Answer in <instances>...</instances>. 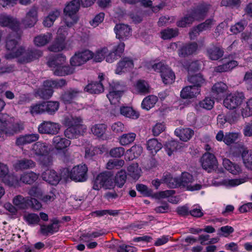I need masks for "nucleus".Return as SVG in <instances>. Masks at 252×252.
<instances>
[{
	"label": "nucleus",
	"instance_id": "nucleus-1",
	"mask_svg": "<svg viewBox=\"0 0 252 252\" xmlns=\"http://www.w3.org/2000/svg\"><path fill=\"white\" fill-rule=\"evenodd\" d=\"M19 36L20 33H17L16 38H13L12 34L7 37L5 44L6 52L4 55L6 59L17 58L19 62L27 63L42 56V52L40 50L26 51L23 46H20L17 41Z\"/></svg>",
	"mask_w": 252,
	"mask_h": 252
},
{
	"label": "nucleus",
	"instance_id": "nucleus-2",
	"mask_svg": "<svg viewBox=\"0 0 252 252\" xmlns=\"http://www.w3.org/2000/svg\"><path fill=\"white\" fill-rule=\"evenodd\" d=\"M82 123V120L80 117L71 115L66 116L63 120V124L68 127L64 131L65 136L72 139L82 134L86 129V126Z\"/></svg>",
	"mask_w": 252,
	"mask_h": 252
},
{
	"label": "nucleus",
	"instance_id": "nucleus-3",
	"mask_svg": "<svg viewBox=\"0 0 252 252\" xmlns=\"http://www.w3.org/2000/svg\"><path fill=\"white\" fill-rule=\"evenodd\" d=\"M23 129V125L19 122H13V119L6 114L0 115V138L3 134L11 136Z\"/></svg>",
	"mask_w": 252,
	"mask_h": 252
},
{
	"label": "nucleus",
	"instance_id": "nucleus-4",
	"mask_svg": "<svg viewBox=\"0 0 252 252\" xmlns=\"http://www.w3.org/2000/svg\"><path fill=\"white\" fill-rule=\"evenodd\" d=\"M210 8V5L207 4H201L198 6L190 14L180 20L177 25L180 27H185L192 23L195 21L203 20Z\"/></svg>",
	"mask_w": 252,
	"mask_h": 252
},
{
	"label": "nucleus",
	"instance_id": "nucleus-5",
	"mask_svg": "<svg viewBox=\"0 0 252 252\" xmlns=\"http://www.w3.org/2000/svg\"><path fill=\"white\" fill-rule=\"evenodd\" d=\"M66 57L63 55L57 56L55 59L48 62V65L52 68L54 74L58 76H64L73 73L72 67L65 65Z\"/></svg>",
	"mask_w": 252,
	"mask_h": 252
},
{
	"label": "nucleus",
	"instance_id": "nucleus-6",
	"mask_svg": "<svg viewBox=\"0 0 252 252\" xmlns=\"http://www.w3.org/2000/svg\"><path fill=\"white\" fill-rule=\"evenodd\" d=\"M176 184L170 185V187L175 188L177 186L182 187L187 190L194 191L199 190L202 186L200 184L195 183V180L192 175L189 172H184L179 178H177Z\"/></svg>",
	"mask_w": 252,
	"mask_h": 252
},
{
	"label": "nucleus",
	"instance_id": "nucleus-7",
	"mask_svg": "<svg viewBox=\"0 0 252 252\" xmlns=\"http://www.w3.org/2000/svg\"><path fill=\"white\" fill-rule=\"evenodd\" d=\"M115 187L112 176L108 173L103 172L98 174L93 182V189L99 190L101 189H112Z\"/></svg>",
	"mask_w": 252,
	"mask_h": 252
},
{
	"label": "nucleus",
	"instance_id": "nucleus-8",
	"mask_svg": "<svg viewBox=\"0 0 252 252\" xmlns=\"http://www.w3.org/2000/svg\"><path fill=\"white\" fill-rule=\"evenodd\" d=\"M80 7L79 0H73L69 2L64 9L65 22L68 26H73L78 21L76 15Z\"/></svg>",
	"mask_w": 252,
	"mask_h": 252
},
{
	"label": "nucleus",
	"instance_id": "nucleus-9",
	"mask_svg": "<svg viewBox=\"0 0 252 252\" xmlns=\"http://www.w3.org/2000/svg\"><path fill=\"white\" fill-rule=\"evenodd\" d=\"M66 84L65 80H47L43 83V87L39 89L37 94L42 98H48L52 95L53 89L59 88L64 86Z\"/></svg>",
	"mask_w": 252,
	"mask_h": 252
},
{
	"label": "nucleus",
	"instance_id": "nucleus-10",
	"mask_svg": "<svg viewBox=\"0 0 252 252\" xmlns=\"http://www.w3.org/2000/svg\"><path fill=\"white\" fill-rule=\"evenodd\" d=\"M183 65L188 69L189 74L188 81L189 83L193 84V86H195L199 89V87L205 84V79L201 74H192L194 71L198 69V66L196 62H192L189 66L186 64H183Z\"/></svg>",
	"mask_w": 252,
	"mask_h": 252
},
{
	"label": "nucleus",
	"instance_id": "nucleus-11",
	"mask_svg": "<svg viewBox=\"0 0 252 252\" xmlns=\"http://www.w3.org/2000/svg\"><path fill=\"white\" fill-rule=\"evenodd\" d=\"M245 99L243 93L236 92L226 96L223 100L224 106L230 110L238 109Z\"/></svg>",
	"mask_w": 252,
	"mask_h": 252
},
{
	"label": "nucleus",
	"instance_id": "nucleus-12",
	"mask_svg": "<svg viewBox=\"0 0 252 252\" xmlns=\"http://www.w3.org/2000/svg\"><path fill=\"white\" fill-rule=\"evenodd\" d=\"M88 168L85 164H80L74 166L68 172L70 178L76 182H84L87 179Z\"/></svg>",
	"mask_w": 252,
	"mask_h": 252
},
{
	"label": "nucleus",
	"instance_id": "nucleus-13",
	"mask_svg": "<svg viewBox=\"0 0 252 252\" xmlns=\"http://www.w3.org/2000/svg\"><path fill=\"white\" fill-rule=\"evenodd\" d=\"M0 179L9 186L16 187L19 181L16 177L9 174V170L6 165L0 162Z\"/></svg>",
	"mask_w": 252,
	"mask_h": 252
},
{
	"label": "nucleus",
	"instance_id": "nucleus-14",
	"mask_svg": "<svg viewBox=\"0 0 252 252\" xmlns=\"http://www.w3.org/2000/svg\"><path fill=\"white\" fill-rule=\"evenodd\" d=\"M202 168L208 172L215 170L218 166V161L216 157L210 153H205L200 159Z\"/></svg>",
	"mask_w": 252,
	"mask_h": 252
},
{
	"label": "nucleus",
	"instance_id": "nucleus-15",
	"mask_svg": "<svg viewBox=\"0 0 252 252\" xmlns=\"http://www.w3.org/2000/svg\"><path fill=\"white\" fill-rule=\"evenodd\" d=\"M38 129L40 133L54 135L59 132L60 126L58 123L45 121L38 126Z\"/></svg>",
	"mask_w": 252,
	"mask_h": 252
},
{
	"label": "nucleus",
	"instance_id": "nucleus-16",
	"mask_svg": "<svg viewBox=\"0 0 252 252\" xmlns=\"http://www.w3.org/2000/svg\"><path fill=\"white\" fill-rule=\"evenodd\" d=\"M0 25L7 27L13 31L18 32L19 30L20 23L17 19L5 14L0 15Z\"/></svg>",
	"mask_w": 252,
	"mask_h": 252
},
{
	"label": "nucleus",
	"instance_id": "nucleus-17",
	"mask_svg": "<svg viewBox=\"0 0 252 252\" xmlns=\"http://www.w3.org/2000/svg\"><path fill=\"white\" fill-rule=\"evenodd\" d=\"M125 44L120 42L117 44L113 45V48L110 52L106 55L105 61L107 63H112L117 60L123 53Z\"/></svg>",
	"mask_w": 252,
	"mask_h": 252
},
{
	"label": "nucleus",
	"instance_id": "nucleus-18",
	"mask_svg": "<svg viewBox=\"0 0 252 252\" xmlns=\"http://www.w3.org/2000/svg\"><path fill=\"white\" fill-rule=\"evenodd\" d=\"M114 32L116 38L120 40H126L131 35L130 28L126 24H117L114 28Z\"/></svg>",
	"mask_w": 252,
	"mask_h": 252
},
{
	"label": "nucleus",
	"instance_id": "nucleus-19",
	"mask_svg": "<svg viewBox=\"0 0 252 252\" xmlns=\"http://www.w3.org/2000/svg\"><path fill=\"white\" fill-rule=\"evenodd\" d=\"M134 67L133 60L129 57L122 58L117 63L115 72L117 74H121L131 70Z\"/></svg>",
	"mask_w": 252,
	"mask_h": 252
},
{
	"label": "nucleus",
	"instance_id": "nucleus-20",
	"mask_svg": "<svg viewBox=\"0 0 252 252\" xmlns=\"http://www.w3.org/2000/svg\"><path fill=\"white\" fill-rule=\"evenodd\" d=\"M51 150V147L49 144L45 143L38 142L35 143L32 147V156L42 157L49 153Z\"/></svg>",
	"mask_w": 252,
	"mask_h": 252
},
{
	"label": "nucleus",
	"instance_id": "nucleus-21",
	"mask_svg": "<svg viewBox=\"0 0 252 252\" xmlns=\"http://www.w3.org/2000/svg\"><path fill=\"white\" fill-rule=\"evenodd\" d=\"M70 144V140L60 136H55L52 140V145L58 152H64Z\"/></svg>",
	"mask_w": 252,
	"mask_h": 252
},
{
	"label": "nucleus",
	"instance_id": "nucleus-22",
	"mask_svg": "<svg viewBox=\"0 0 252 252\" xmlns=\"http://www.w3.org/2000/svg\"><path fill=\"white\" fill-rule=\"evenodd\" d=\"M43 180L47 183L56 185L59 182L61 177L55 171L52 169H48L44 171L41 175Z\"/></svg>",
	"mask_w": 252,
	"mask_h": 252
},
{
	"label": "nucleus",
	"instance_id": "nucleus-23",
	"mask_svg": "<svg viewBox=\"0 0 252 252\" xmlns=\"http://www.w3.org/2000/svg\"><path fill=\"white\" fill-rule=\"evenodd\" d=\"M122 92V86L119 84L112 88V90L107 95L110 103L112 104H117L119 102Z\"/></svg>",
	"mask_w": 252,
	"mask_h": 252
},
{
	"label": "nucleus",
	"instance_id": "nucleus-24",
	"mask_svg": "<svg viewBox=\"0 0 252 252\" xmlns=\"http://www.w3.org/2000/svg\"><path fill=\"white\" fill-rule=\"evenodd\" d=\"M174 132L181 140L184 142L190 140L194 135V131L188 127L176 128Z\"/></svg>",
	"mask_w": 252,
	"mask_h": 252
},
{
	"label": "nucleus",
	"instance_id": "nucleus-25",
	"mask_svg": "<svg viewBox=\"0 0 252 252\" xmlns=\"http://www.w3.org/2000/svg\"><path fill=\"white\" fill-rule=\"evenodd\" d=\"M198 49V47L196 43H188L182 47L179 50L178 54L180 57H185L196 53Z\"/></svg>",
	"mask_w": 252,
	"mask_h": 252
},
{
	"label": "nucleus",
	"instance_id": "nucleus-26",
	"mask_svg": "<svg viewBox=\"0 0 252 252\" xmlns=\"http://www.w3.org/2000/svg\"><path fill=\"white\" fill-rule=\"evenodd\" d=\"M223 51L220 47L212 45L207 50V55L212 60H218L223 55Z\"/></svg>",
	"mask_w": 252,
	"mask_h": 252
},
{
	"label": "nucleus",
	"instance_id": "nucleus-27",
	"mask_svg": "<svg viewBox=\"0 0 252 252\" xmlns=\"http://www.w3.org/2000/svg\"><path fill=\"white\" fill-rule=\"evenodd\" d=\"M200 93V89L195 86H187L181 92V96L184 98H192L196 96Z\"/></svg>",
	"mask_w": 252,
	"mask_h": 252
},
{
	"label": "nucleus",
	"instance_id": "nucleus-28",
	"mask_svg": "<svg viewBox=\"0 0 252 252\" xmlns=\"http://www.w3.org/2000/svg\"><path fill=\"white\" fill-rule=\"evenodd\" d=\"M37 21V11L35 8L31 9L23 20L24 24L27 27H33Z\"/></svg>",
	"mask_w": 252,
	"mask_h": 252
},
{
	"label": "nucleus",
	"instance_id": "nucleus-29",
	"mask_svg": "<svg viewBox=\"0 0 252 252\" xmlns=\"http://www.w3.org/2000/svg\"><path fill=\"white\" fill-rule=\"evenodd\" d=\"M162 82L165 84H172L175 80V75L172 70L169 67H164L160 73Z\"/></svg>",
	"mask_w": 252,
	"mask_h": 252
},
{
	"label": "nucleus",
	"instance_id": "nucleus-30",
	"mask_svg": "<svg viewBox=\"0 0 252 252\" xmlns=\"http://www.w3.org/2000/svg\"><path fill=\"white\" fill-rule=\"evenodd\" d=\"M52 39V34L50 32L41 34L34 38V43L35 46L42 47L47 44Z\"/></svg>",
	"mask_w": 252,
	"mask_h": 252
},
{
	"label": "nucleus",
	"instance_id": "nucleus-31",
	"mask_svg": "<svg viewBox=\"0 0 252 252\" xmlns=\"http://www.w3.org/2000/svg\"><path fill=\"white\" fill-rule=\"evenodd\" d=\"M133 91L137 94H147L150 92V86L145 81L139 80L134 85Z\"/></svg>",
	"mask_w": 252,
	"mask_h": 252
},
{
	"label": "nucleus",
	"instance_id": "nucleus-32",
	"mask_svg": "<svg viewBox=\"0 0 252 252\" xmlns=\"http://www.w3.org/2000/svg\"><path fill=\"white\" fill-rule=\"evenodd\" d=\"M35 165V163L31 159H23L17 160L13 166L16 171L32 168Z\"/></svg>",
	"mask_w": 252,
	"mask_h": 252
},
{
	"label": "nucleus",
	"instance_id": "nucleus-33",
	"mask_svg": "<svg viewBox=\"0 0 252 252\" xmlns=\"http://www.w3.org/2000/svg\"><path fill=\"white\" fill-rule=\"evenodd\" d=\"M143 152V148L140 145H135L128 150L126 153V159L130 160L138 157Z\"/></svg>",
	"mask_w": 252,
	"mask_h": 252
},
{
	"label": "nucleus",
	"instance_id": "nucleus-34",
	"mask_svg": "<svg viewBox=\"0 0 252 252\" xmlns=\"http://www.w3.org/2000/svg\"><path fill=\"white\" fill-rule=\"evenodd\" d=\"M147 149L152 155H155L162 147V144L157 139L152 138L147 141Z\"/></svg>",
	"mask_w": 252,
	"mask_h": 252
},
{
	"label": "nucleus",
	"instance_id": "nucleus-35",
	"mask_svg": "<svg viewBox=\"0 0 252 252\" xmlns=\"http://www.w3.org/2000/svg\"><path fill=\"white\" fill-rule=\"evenodd\" d=\"M39 139L38 134H26L19 137L16 140L17 145L21 146L37 141Z\"/></svg>",
	"mask_w": 252,
	"mask_h": 252
},
{
	"label": "nucleus",
	"instance_id": "nucleus-36",
	"mask_svg": "<svg viewBox=\"0 0 252 252\" xmlns=\"http://www.w3.org/2000/svg\"><path fill=\"white\" fill-rule=\"evenodd\" d=\"M222 165L226 170L232 174L237 175L241 172L240 166L237 164L233 163L228 159L224 158L222 161Z\"/></svg>",
	"mask_w": 252,
	"mask_h": 252
},
{
	"label": "nucleus",
	"instance_id": "nucleus-37",
	"mask_svg": "<svg viewBox=\"0 0 252 252\" xmlns=\"http://www.w3.org/2000/svg\"><path fill=\"white\" fill-rule=\"evenodd\" d=\"M227 87L223 82H218L212 87V90L214 97L218 99L221 97L226 91Z\"/></svg>",
	"mask_w": 252,
	"mask_h": 252
},
{
	"label": "nucleus",
	"instance_id": "nucleus-38",
	"mask_svg": "<svg viewBox=\"0 0 252 252\" xmlns=\"http://www.w3.org/2000/svg\"><path fill=\"white\" fill-rule=\"evenodd\" d=\"M158 100V98L157 96L149 95L143 99L141 103V107L143 109L149 110L154 107Z\"/></svg>",
	"mask_w": 252,
	"mask_h": 252
},
{
	"label": "nucleus",
	"instance_id": "nucleus-39",
	"mask_svg": "<svg viewBox=\"0 0 252 252\" xmlns=\"http://www.w3.org/2000/svg\"><path fill=\"white\" fill-rule=\"evenodd\" d=\"M241 158L245 167L252 170V151L243 150L241 152Z\"/></svg>",
	"mask_w": 252,
	"mask_h": 252
},
{
	"label": "nucleus",
	"instance_id": "nucleus-40",
	"mask_svg": "<svg viewBox=\"0 0 252 252\" xmlns=\"http://www.w3.org/2000/svg\"><path fill=\"white\" fill-rule=\"evenodd\" d=\"M237 65L238 63L235 61H225L222 65H219L216 67L215 70L219 72L228 71L234 68L237 66Z\"/></svg>",
	"mask_w": 252,
	"mask_h": 252
},
{
	"label": "nucleus",
	"instance_id": "nucleus-41",
	"mask_svg": "<svg viewBox=\"0 0 252 252\" xmlns=\"http://www.w3.org/2000/svg\"><path fill=\"white\" fill-rule=\"evenodd\" d=\"M136 134L129 132L123 134L119 138V142L122 146H127L132 143L135 139Z\"/></svg>",
	"mask_w": 252,
	"mask_h": 252
},
{
	"label": "nucleus",
	"instance_id": "nucleus-42",
	"mask_svg": "<svg viewBox=\"0 0 252 252\" xmlns=\"http://www.w3.org/2000/svg\"><path fill=\"white\" fill-rule=\"evenodd\" d=\"M246 178L238 179H225L222 181L221 184L226 188H229L239 186L246 182Z\"/></svg>",
	"mask_w": 252,
	"mask_h": 252
},
{
	"label": "nucleus",
	"instance_id": "nucleus-43",
	"mask_svg": "<svg viewBox=\"0 0 252 252\" xmlns=\"http://www.w3.org/2000/svg\"><path fill=\"white\" fill-rule=\"evenodd\" d=\"M65 46L66 44L63 38L61 39L57 37L54 42L49 47L48 49L51 51L57 52L64 49Z\"/></svg>",
	"mask_w": 252,
	"mask_h": 252
},
{
	"label": "nucleus",
	"instance_id": "nucleus-44",
	"mask_svg": "<svg viewBox=\"0 0 252 252\" xmlns=\"http://www.w3.org/2000/svg\"><path fill=\"white\" fill-rule=\"evenodd\" d=\"M108 53V49L107 47H104L97 50L95 53H93L92 59L96 63L102 62L106 59V55Z\"/></svg>",
	"mask_w": 252,
	"mask_h": 252
},
{
	"label": "nucleus",
	"instance_id": "nucleus-45",
	"mask_svg": "<svg viewBox=\"0 0 252 252\" xmlns=\"http://www.w3.org/2000/svg\"><path fill=\"white\" fill-rule=\"evenodd\" d=\"M60 15V12L57 10L50 12L47 16L44 18L43 21V25L46 27H51Z\"/></svg>",
	"mask_w": 252,
	"mask_h": 252
},
{
	"label": "nucleus",
	"instance_id": "nucleus-46",
	"mask_svg": "<svg viewBox=\"0 0 252 252\" xmlns=\"http://www.w3.org/2000/svg\"><path fill=\"white\" fill-rule=\"evenodd\" d=\"M128 175L132 178L137 180L141 174V169L137 163H133L127 167Z\"/></svg>",
	"mask_w": 252,
	"mask_h": 252
},
{
	"label": "nucleus",
	"instance_id": "nucleus-47",
	"mask_svg": "<svg viewBox=\"0 0 252 252\" xmlns=\"http://www.w3.org/2000/svg\"><path fill=\"white\" fill-rule=\"evenodd\" d=\"M214 101L210 97H206L202 100L199 101L195 106L197 110L204 109L206 110H211L214 106Z\"/></svg>",
	"mask_w": 252,
	"mask_h": 252
},
{
	"label": "nucleus",
	"instance_id": "nucleus-48",
	"mask_svg": "<svg viewBox=\"0 0 252 252\" xmlns=\"http://www.w3.org/2000/svg\"><path fill=\"white\" fill-rule=\"evenodd\" d=\"M39 175L33 172L24 173L20 177V181L24 183L31 184L38 178Z\"/></svg>",
	"mask_w": 252,
	"mask_h": 252
},
{
	"label": "nucleus",
	"instance_id": "nucleus-49",
	"mask_svg": "<svg viewBox=\"0 0 252 252\" xmlns=\"http://www.w3.org/2000/svg\"><path fill=\"white\" fill-rule=\"evenodd\" d=\"M84 91L91 94H99L103 92V87L101 83H93L89 84Z\"/></svg>",
	"mask_w": 252,
	"mask_h": 252
},
{
	"label": "nucleus",
	"instance_id": "nucleus-50",
	"mask_svg": "<svg viewBox=\"0 0 252 252\" xmlns=\"http://www.w3.org/2000/svg\"><path fill=\"white\" fill-rule=\"evenodd\" d=\"M120 112L121 114L125 117L132 119H136L139 116V113L130 107H121Z\"/></svg>",
	"mask_w": 252,
	"mask_h": 252
},
{
	"label": "nucleus",
	"instance_id": "nucleus-51",
	"mask_svg": "<svg viewBox=\"0 0 252 252\" xmlns=\"http://www.w3.org/2000/svg\"><path fill=\"white\" fill-rule=\"evenodd\" d=\"M215 22L212 19L206 20L204 22L199 24L197 26V28L194 30L195 33L200 32L203 31L210 30L212 27L215 25Z\"/></svg>",
	"mask_w": 252,
	"mask_h": 252
},
{
	"label": "nucleus",
	"instance_id": "nucleus-52",
	"mask_svg": "<svg viewBox=\"0 0 252 252\" xmlns=\"http://www.w3.org/2000/svg\"><path fill=\"white\" fill-rule=\"evenodd\" d=\"M126 173L125 170H121L116 174L115 179V186L122 188L125 184L126 179Z\"/></svg>",
	"mask_w": 252,
	"mask_h": 252
},
{
	"label": "nucleus",
	"instance_id": "nucleus-53",
	"mask_svg": "<svg viewBox=\"0 0 252 252\" xmlns=\"http://www.w3.org/2000/svg\"><path fill=\"white\" fill-rule=\"evenodd\" d=\"M73 26H68L65 22V18H64L63 21L62 22V25L60 27L57 31V36L61 39L63 38L65 40V36L68 34V29Z\"/></svg>",
	"mask_w": 252,
	"mask_h": 252
},
{
	"label": "nucleus",
	"instance_id": "nucleus-54",
	"mask_svg": "<svg viewBox=\"0 0 252 252\" xmlns=\"http://www.w3.org/2000/svg\"><path fill=\"white\" fill-rule=\"evenodd\" d=\"M242 117H248L252 115V97L246 101V106L240 110Z\"/></svg>",
	"mask_w": 252,
	"mask_h": 252
},
{
	"label": "nucleus",
	"instance_id": "nucleus-55",
	"mask_svg": "<svg viewBox=\"0 0 252 252\" xmlns=\"http://www.w3.org/2000/svg\"><path fill=\"white\" fill-rule=\"evenodd\" d=\"M240 133L227 132L225 134L224 142L227 145L234 143L240 137Z\"/></svg>",
	"mask_w": 252,
	"mask_h": 252
},
{
	"label": "nucleus",
	"instance_id": "nucleus-56",
	"mask_svg": "<svg viewBox=\"0 0 252 252\" xmlns=\"http://www.w3.org/2000/svg\"><path fill=\"white\" fill-rule=\"evenodd\" d=\"M13 203L19 208H25L28 206L29 200L21 195H17L13 198Z\"/></svg>",
	"mask_w": 252,
	"mask_h": 252
},
{
	"label": "nucleus",
	"instance_id": "nucleus-57",
	"mask_svg": "<svg viewBox=\"0 0 252 252\" xmlns=\"http://www.w3.org/2000/svg\"><path fill=\"white\" fill-rule=\"evenodd\" d=\"M124 160L122 159H110L106 164V168L108 170L119 169L124 166Z\"/></svg>",
	"mask_w": 252,
	"mask_h": 252
},
{
	"label": "nucleus",
	"instance_id": "nucleus-58",
	"mask_svg": "<svg viewBox=\"0 0 252 252\" xmlns=\"http://www.w3.org/2000/svg\"><path fill=\"white\" fill-rule=\"evenodd\" d=\"M106 126L104 124H97L91 128L92 132L97 137H101L105 133Z\"/></svg>",
	"mask_w": 252,
	"mask_h": 252
},
{
	"label": "nucleus",
	"instance_id": "nucleus-59",
	"mask_svg": "<svg viewBox=\"0 0 252 252\" xmlns=\"http://www.w3.org/2000/svg\"><path fill=\"white\" fill-rule=\"evenodd\" d=\"M59 229V226L57 223H53L48 225H42L41 226V231L43 234H48L49 233L53 234L57 232Z\"/></svg>",
	"mask_w": 252,
	"mask_h": 252
},
{
	"label": "nucleus",
	"instance_id": "nucleus-60",
	"mask_svg": "<svg viewBox=\"0 0 252 252\" xmlns=\"http://www.w3.org/2000/svg\"><path fill=\"white\" fill-rule=\"evenodd\" d=\"M45 112V102L33 104L31 107V113L32 115L40 114Z\"/></svg>",
	"mask_w": 252,
	"mask_h": 252
},
{
	"label": "nucleus",
	"instance_id": "nucleus-61",
	"mask_svg": "<svg viewBox=\"0 0 252 252\" xmlns=\"http://www.w3.org/2000/svg\"><path fill=\"white\" fill-rule=\"evenodd\" d=\"M181 147V144L179 142L171 141L167 144L166 151L167 154L170 156L174 151L180 149Z\"/></svg>",
	"mask_w": 252,
	"mask_h": 252
},
{
	"label": "nucleus",
	"instance_id": "nucleus-62",
	"mask_svg": "<svg viewBox=\"0 0 252 252\" xmlns=\"http://www.w3.org/2000/svg\"><path fill=\"white\" fill-rule=\"evenodd\" d=\"M45 111L49 114H52L56 112L59 107V103L57 101L45 102Z\"/></svg>",
	"mask_w": 252,
	"mask_h": 252
},
{
	"label": "nucleus",
	"instance_id": "nucleus-63",
	"mask_svg": "<svg viewBox=\"0 0 252 252\" xmlns=\"http://www.w3.org/2000/svg\"><path fill=\"white\" fill-rule=\"evenodd\" d=\"M76 53L80 57L84 64L92 59L93 55V52L89 50L79 51Z\"/></svg>",
	"mask_w": 252,
	"mask_h": 252
},
{
	"label": "nucleus",
	"instance_id": "nucleus-64",
	"mask_svg": "<svg viewBox=\"0 0 252 252\" xmlns=\"http://www.w3.org/2000/svg\"><path fill=\"white\" fill-rule=\"evenodd\" d=\"M79 93V92L77 90H70L63 95L62 98L65 102L69 103L73 98L78 95Z\"/></svg>",
	"mask_w": 252,
	"mask_h": 252
}]
</instances>
